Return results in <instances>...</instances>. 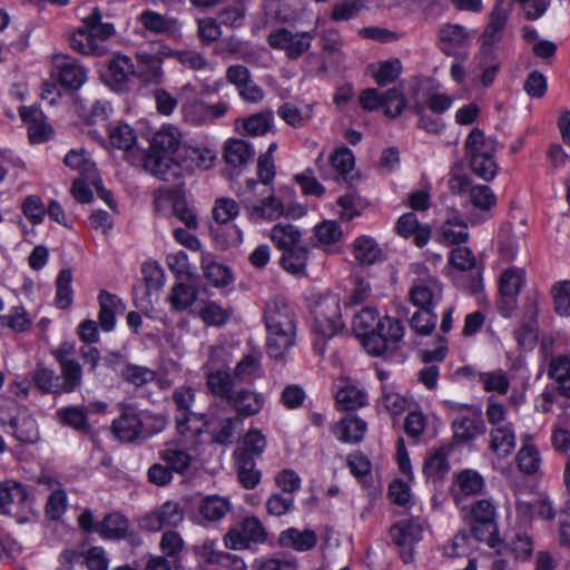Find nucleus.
Returning a JSON list of instances; mask_svg holds the SVG:
<instances>
[{"mask_svg": "<svg viewBox=\"0 0 570 570\" xmlns=\"http://www.w3.org/2000/svg\"><path fill=\"white\" fill-rule=\"evenodd\" d=\"M266 328L267 354L275 360H283L287 351L295 345L297 315L283 296H272L263 308Z\"/></svg>", "mask_w": 570, "mask_h": 570, "instance_id": "1", "label": "nucleus"}, {"mask_svg": "<svg viewBox=\"0 0 570 570\" xmlns=\"http://www.w3.org/2000/svg\"><path fill=\"white\" fill-rule=\"evenodd\" d=\"M181 141V134L175 126H163L154 136L150 153L145 157L146 170L163 180L170 181L181 175L175 158Z\"/></svg>", "mask_w": 570, "mask_h": 570, "instance_id": "2", "label": "nucleus"}, {"mask_svg": "<svg viewBox=\"0 0 570 570\" xmlns=\"http://www.w3.org/2000/svg\"><path fill=\"white\" fill-rule=\"evenodd\" d=\"M238 197L247 218L253 223L275 220L284 213L283 203L275 196L273 188L267 193L254 179L246 181Z\"/></svg>", "mask_w": 570, "mask_h": 570, "instance_id": "3", "label": "nucleus"}, {"mask_svg": "<svg viewBox=\"0 0 570 570\" xmlns=\"http://www.w3.org/2000/svg\"><path fill=\"white\" fill-rule=\"evenodd\" d=\"M461 517L475 540L484 541L491 548L497 547L499 543L498 513L492 500L481 499L469 507H462Z\"/></svg>", "mask_w": 570, "mask_h": 570, "instance_id": "4", "label": "nucleus"}, {"mask_svg": "<svg viewBox=\"0 0 570 570\" xmlns=\"http://www.w3.org/2000/svg\"><path fill=\"white\" fill-rule=\"evenodd\" d=\"M465 154L469 158L472 171L485 181L492 180L498 173V164L494 159L497 139L485 137L480 128H473L464 142Z\"/></svg>", "mask_w": 570, "mask_h": 570, "instance_id": "5", "label": "nucleus"}, {"mask_svg": "<svg viewBox=\"0 0 570 570\" xmlns=\"http://www.w3.org/2000/svg\"><path fill=\"white\" fill-rule=\"evenodd\" d=\"M311 313L314 318L313 331L318 335L314 342V348L322 355L325 352L326 341L344 327L338 296L326 295L320 298L312 306Z\"/></svg>", "mask_w": 570, "mask_h": 570, "instance_id": "6", "label": "nucleus"}, {"mask_svg": "<svg viewBox=\"0 0 570 570\" xmlns=\"http://www.w3.org/2000/svg\"><path fill=\"white\" fill-rule=\"evenodd\" d=\"M315 36V30L294 32L281 27L269 32L267 42L273 49L284 51L288 59L296 60L308 52Z\"/></svg>", "mask_w": 570, "mask_h": 570, "instance_id": "7", "label": "nucleus"}, {"mask_svg": "<svg viewBox=\"0 0 570 570\" xmlns=\"http://www.w3.org/2000/svg\"><path fill=\"white\" fill-rule=\"evenodd\" d=\"M227 410V405L223 403H212L206 413L205 430L212 436V441L216 444L228 445L233 443L236 430L243 424L239 416H224L223 412Z\"/></svg>", "mask_w": 570, "mask_h": 570, "instance_id": "8", "label": "nucleus"}, {"mask_svg": "<svg viewBox=\"0 0 570 570\" xmlns=\"http://www.w3.org/2000/svg\"><path fill=\"white\" fill-rule=\"evenodd\" d=\"M404 325L397 318L384 316L379 320L371 336L365 338V350L375 356L387 351L390 344L399 343L404 336Z\"/></svg>", "mask_w": 570, "mask_h": 570, "instance_id": "9", "label": "nucleus"}, {"mask_svg": "<svg viewBox=\"0 0 570 570\" xmlns=\"http://www.w3.org/2000/svg\"><path fill=\"white\" fill-rule=\"evenodd\" d=\"M147 419L148 415L139 413L135 406L124 405L119 417L112 422L114 432L119 440L132 442L149 434L144 429Z\"/></svg>", "mask_w": 570, "mask_h": 570, "instance_id": "10", "label": "nucleus"}, {"mask_svg": "<svg viewBox=\"0 0 570 570\" xmlns=\"http://www.w3.org/2000/svg\"><path fill=\"white\" fill-rule=\"evenodd\" d=\"M464 409L466 413H459L451 424L453 436L460 443L470 442L487 431L481 409L473 405H465Z\"/></svg>", "mask_w": 570, "mask_h": 570, "instance_id": "11", "label": "nucleus"}, {"mask_svg": "<svg viewBox=\"0 0 570 570\" xmlns=\"http://www.w3.org/2000/svg\"><path fill=\"white\" fill-rule=\"evenodd\" d=\"M184 520V511L178 502L167 501L151 512L145 514L139 527L142 530L157 532L165 527L176 528Z\"/></svg>", "mask_w": 570, "mask_h": 570, "instance_id": "12", "label": "nucleus"}, {"mask_svg": "<svg viewBox=\"0 0 570 570\" xmlns=\"http://www.w3.org/2000/svg\"><path fill=\"white\" fill-rule=\"evenodd\" d=\"M538 313L537 299L534 297L527 298L520 324L513 332L514 338L522 348L531 350L537 344L539 332Z\"/></svg>", "mask_w": 570, "mask_h": 570, "instance_id": "13", "label": "nucleus"}, {"mask_svg": "<svg viewBox=\"0 0 570 570\" xmlns=\"http://www.w3.org/2000/svg\"><path fill=\"white\" fill-rule=\"evenodd\" d=\"M232 504L227 498L206 495L196 504L195 520L203 527L216 524L230 511Z\"/></svg>", "mask_w": 570, "mask_h": 570, "instance_id": "14", "label": "nucleus"}, {"mask_svg": "<svg viewBox=\"0 0 570 570\" xmlns=\"http://www.w3.org/2000/svg\"><path fill=\"white\" fill-rule=\"evenodd\" d=\"M472 33L458 23H445L438 31L439 48L446 56H455L470 45Z\"/></svg>", "mask_w": 570, "mask_h": 570, "instance_id": "15", "label": "nucleus"}, {"mask_svg": "<svg viewBox=\"0 0 570 570\" xmlns=\"http://www.w3.org/2000/svg\"><path fill=\"white\" fill-rule=\"evenodd\" d=\"M422 523L415 519L400 521L391 527L390 534L392 537V541L394 542V544L406 549V551L402 553L404 562L407 563L412 561L411 548L414 543L419 542L422 539Z\"/></svg>", "mask_w": 570, "mask_h": 570, "instance_id": "16", "label": "nucleus"}, {"mask_svg": "<svg viewBox=\"0 0 570 570\" xmlns=\"http://www.w3.org/2000/svg\"><path fill=\"white\" fill-rule=\"evenodd\" d=\"M52 62L58 70V79L61 86L77 90L85 83L87 79L86 70L75 59L63 53H57L52 57Z\"/></svg>", "mask_w": 570, "mask_h": 570, "instance_id": "17", "label": "nucleus"}, {"mask_svg": "<svg viewBox=\"0 0 570 570\" xmlns=\"http://www.w3.org/2000/svg\"><path fill=\"white\" fill-rule=\"evenodd\" d=\"M135 75L145 83L159 85L164 79L163 58L157 52L139 50L136 53Z\"/></svg>", "mask_w": 570, "mask_h": 570, "instance_id": "18", "label": "nucleus"}, {"mask_svg": "<svg viewBox=\"0 0 570 570\" xmlns=\"http://www.w3.org/2000/svg\"><path fill=\"white\" fill-rule=\"evenodd\" d=\"M443 293L442 284L435 277L417 281L410 289L409 297L413 305L421 309L431 308Z\"/></svg>", "mask_w": 570, "mask_h": 570, "instance_id": "19", "label": "nucleus"}, {"mask_svg": "<svg viewBox=\"0 0 570 570\" xmlns=\"http://www.w3.org/2000/svg\"><path fill=\"white\" fill-rule=\"evenodd\" d=\"M366 430V422L355 414H346L331 428L332 433L340 442L348 444L362 442Z\"/></svg>", "mask_w": 570, "mask_h": 570, "instance_id": "20", "label": "nucleus"}, {"mask_svg": "<svg viewBox=\"0 0 570 570\" xmlns=\"http://www.w3.org/2000/svg\"><path fill=\"white\" fill-rule=\"evenodd\" d=\"M227 404L236 411L235 416L243 421L244 417L258 414L264 407L265 399L262 393L242 389L229 396Z\"/></svg>", "mask_w": 570, "mask_h": 570, "instance_id": "21", "label": "nucleus"}, {"mask_svg": "<svg viewBox=\"0 0 570 570\" xmlns=\"http://www.w3.org/2000/svg\"><path fill=\"white\" fill-rule=\"evenodd\" d=\"M134 76H136L135 66L129 57L118 55L109 61L107 77L114 89L119 91L127 89Z\"/></svg>", "mask_w": 570, "mask_h": 570, "instance_id": "22", "label": "nucleus"}, {"mask_svg": "<svg viewBox=\"0 0 570 570\" xmlns=\"http://www.w3.org/2000/svg\"><path fill=\"white\" fill-rule=\"evenodd\" d=\"M99 325L102 331L111 332L116 325V314L125 311L124 302L116 295L107 291L99 293Z\"/></svg>", "mask_w": 570, "mask_h": 570, "instance_id": "23", "label": "nucleus"}, {"mask_svg": "<svg viewBox=\"0 0 570 570\" xmlns=\"http://www.w3.org/2000/svg\"><path fill=\"white\" fill-rule=\"evenodd\" d=\"M396 232L404 238L413 237L417 247L425 246L431 237V228L429 225L420 224L414 213L403 214L397 219Z\"/></svg>", "mask_w": 570, "mask_h": 570, "instance_id": "24", "label": "nucleus"}, {"mask_svg": "<svg viewBox=\"0 0 570 570\" xmlns=\"http://www.w3.org/2000/svg\"><path fill=\"white\" fill-rule=\"evenodd\" d=\"M455 487L456 490H454L453 497L455 502L459 504L465 497L482 493L485 488V482L478 471L465 469L456 474Z\"/></svg>", "mask_w": 570, "mask_h": 570, "instance_id": "25", "label": "nucleus"}, {"mask_svg": "<svg viewBox=\"0 0 570 570\" xmlns=\"http://www.w3.org/2000/svg\"><path fill=\"white\" fill-rule=\"evenodd\" d=\"M278 543L283 548H291L295 551L304 552L316 546L317 535L309 529L301 531L296 528H289L279 533Z\"/></svg>", "mask_w": 570, "mask_h": 570, "instance_id": "26", "label": "nucleus"}, {"mask_svg": "<svg viewBox=\"0 0 570 570\" xmlns=\"http://www.w3.org/2000/svg\"><path fill=\"white\" fill-rule=\"evenodd\" d=\"M517 440L513 425L504 428H491L489 449L498 458L510 456L515 449Z\"/></svg>", "mask_w": 570, "mask_h": 570, "instance_id": "27", "label": "nucleus"}, {"mask_svg": "<svg viewBox=\"0 0 570 570\" xmlns=\"http://www.w3.org/2000/svg\"><path fill=\"white\" fill-rule=\"evenodd\" d=\"M503 0H497V3L490 14L489 22L483 31L482 39L487 46H492L501 40L509 11L502 8L501 3Z\"/></svg>", "mask_w": 570, "mask_h": 570, "instance_id": "28", "label": "nucleus"}, {"mask_svg": "<svg viewBox=\"0 0 570 570\" xmlns=\"http://www.w3.org/2000/svg\"><path fill=\"white\" fill-rule=\"evenodd\" d=\"M353 256L361 265H373L383 259V252L370 236H360L353 242Z\"/></svg>", "mask_w": 570, "mask_h": 570, "instance_id": "29", "label": "nucleus"}, {"mask_svg": "<svg viewBox=\"0 0 570 570\" xmlns=\"http://www.w3.org/2000/svg\"><path fill=\"white\" fill-rule=\"evenodd\" d=\"M129 522L125 515L119 512L107 514L101 522L97 523L96 532L102 539L119 540L127 535Z\"/></svg>", "mask_w": 570, "mask_h": 570, "instance_id": "30", "label": "nucleus"}, {"mask_svg": "<svg viewBox=\"0 0 570 570\" xmlns=\"http://www.w3.org/2000/svg\"><path fill=\"white\" fill-rule=\"evenodd\" d=\"M255 151L250 144L242 139H229L224 147V159L232 167H243L254 158Z\"/></svg>", "mask_w": 570, "mask_h": 570, "instance_id": "31", "label": "nucleus"}, {"mask_svg": "<svg viewBox=\"0 0 570 570\" xmlns=\"http://www.w3.org/2000/svg\"><path fill=\"white\" fill-rule=\"evenodd\" d=\"M200 264L206 279L215 287H225L232 283L230 269L218 263L212 254H203Z\"/></svg>", "mask_w": 570, "mask_h": 570, "instance_id": "32", "label": "nucleus"}, {"mask_svg": "<svg viewBox=\"0 0 570 570\" xmlns=\"http://www.w3.org/2000/svg\"><path fill=\"white\" fill-rule=\"evenodd\" d=\"M308 256V248L299 244L297 246L283 250V255L281 257V265L286 272L295 276H305Z\"/></svg>", "mask_w": 570, "mask_h": 570, "instance_id": "33", "label": "nucleus"}, {"mask_svg": "<svg viewBox=\"0 0 570 570\" xmlns=\"http://www.w3.org/2000/svg\"><path fill=\"white\" fill-rule=\"evenodd\" d=\"M263 375L261 364V355L258 353H249L236 364L233 376L239 383H252Z\"/></svg>", "mask_w": 570, "mask_h": 570, "instance_id": "34", "label": "nucleus"}, {"mask_svg": "<svg viewBox=\"0 0 570 570\" xmlns=\"http://www.w3.org/2000/svg\"><path fill=\"white\" fill-rule=\"evenodd\" d=\"M56 417L62 425L73 430L88 433L90 425L88 423L87 410L83 406H66L56 412Z\"/></svg>", "mask_w": 570, "mask_h": 570, "instance_id": "35", "label": "nucleus"}, {"mask_svg": "<svg viewBox=\"0 0 570 570\" xmlns=\"http://www.w3.org/2000/svg\"><path fill=\"white\" fill-rule=\"evenodd\" d=\"M271 239L277 248L285 250L301 244L302 233L293 224L278 223L271 230Z\"/></svg>", "mask_w": 570, "mask_h": 570, "instance_id": "36", "label": "nucleus"}, {"mask_svg": "<svg viewBox=\"0 0 570 570\" xmlns=\"http://www.w3.org/2000/svg\"><path fill=\"white\" fill-rule=\"evenodd\" d=\"M234 380L228 372L217 370L207 373L206 385L213 395L228 401L229 396L235 393Z\"/></svg>", "mask_w": 570, "mask_h": 570, "instance_id": "37", "label": "nucleus"}, {"mask_svg": "<svg viewBox=\"0 0 570 570\" xmlns=\"http://www.w3.org/2000/svg\"><path fill=\"white\" fill-rule=\"evenodd\" d=\"M235 461L237 465V478L242 487L247 490L255 489L262 479V473L256 468L255 460L242 453L240 458H235Z\"/></svg>", "mask_w": 570, "mask_h": 570, "instance_id": "38", "label": "nucleus"}, {"mask_svg": "<svg viewBox=\"0 0 570 570\" xmlns=\"http://www.w3.org/2000/svg\"><path fill=\"white\" fill-rule=\"evenodd\" d=\"M139 20L147 30L155 33H173L178 29V22L176 19L166 18L165 16L151 10H145L141 12Z\"/></svg>", "mask_w": 570, "mask_h": 570, "instance_id": "39", "label": "nucleus"}, {"mask_svg": "<svg viewBox=\"0 0 570 570\" xmlns=\"http://www.w3.org/2000/svg\"><path fill=\"white\" fill-rule=\"evenodd\" d=\"M267 441L265 435L258 429H250L243 438V445L234 452L235 458H240L244 453L247 458L261 456L265 451Z\"/></svg>", "mask_w": 570, "mask_h": 570, "instance_id": "40", "label": "nucleus"}, {"mask_svg": "<svg viewBox=\"0 0 570 570\" xmlns=\"http://www.w3.org/2000/svg\"><path fill=\"white\" fill-rule=\"evenodd\" d=\"M478 381L482 384L485 392H495L499 395H505L510 387V379L501 368L489 372H479Z\"/></svg>", "mask_w": 570, "mask_h": 570, "instance_id": "41", "label": "nucleus"}, {"mask_svg": "<svg viewBox=\"0 0 570 570\" xmlns=\"http://www.w3.org/2000/svg\"><path fill=\"white\" fill-rule=\"evenodd\" d=\"M61 393H72L82 384V367L78 361L60 365Z\"/></svg>", "mask_w": 570, "mask_h": 570, "instance_id": "42", "label": "nucleus"}, {"mask_svg": "<svg viewBox=\"0 0 570 570\" xmlns=\"http://www.w3.org/2000/svg\"><path fill=\"white\" fill-rule=\"evenodd\" d=\"M524 284V272L521 268L511 267L505 269L499 279L500 295L518 297Z\"/></svg>", "mask_w": 570, "mask_h": 570, "instance_id": "43", "label": "nucleus"}, {"mask_svg": "<svg viewBox=\"0 0 570 570\" xmlns=\"http://www.w3.org/2000/svg\"><path fill=\"white\" fill-rule=\"evenodd\" d=\"M29 494L26 487L16 481L0 483V511H4L10 504H22Z\"/></svg>", "mask_w": 570, "mask_h": 570, "instance_id": "44", "label": "nucleus"}, {"mask_svg": "<svg viewBox=\"0 0 570 570\" xmlns=\"http://www.w3.org/2000/svg\"><path fill=\"white\" fill-rule=\"evenodd\" d=\"M197 299V289L186 283L175 284L168 296L171 307L176 311H185Z\"/></svg>", "mask_w": 570, "mask_h": 570, "instance_id": "45", "label": "nucleus"}, {"mask_svg": "<svg viewBox=\"0 0 570 570\" xmlns=\"http://www.w3.org/2000/svg\"><path fill=\"white\" fill-rule=\"evenodd\" d=\"M336 403L343 411H354L367 404V394L356 386H345L336 393Z\"/></svg>", "mask_w": 570, "mask_h": 570, "instance_id": "46", "label": "nucleus"}, {"mask_svg": "<svg viewBox=\"0 0 570 570\" xmlns=\"http://www.w3.org/2000/svg\"><path fill=\"white\" fill-rule=\"evenodd\" d=\"M380 317L374 308L365 307L353 318V330L355 334L362 338V344L365 347V338L371 336Z\"/></svg>", "mask_w": 570, "mask_h": 570, "instance_id": "47", "label": "nucleus"}, {"mask_svg": "<svg viewBox=\"0 0 570 570\" xmlns=\"http://www.w3.org/2000/svg\"><path fill=\"white\" fill-rule=\"evenodd\" d=\"M101 13L99 8H94L92 12L83 18L85 28H87L95 39V42L104 41L114 35L115 28L111 23L101 22Z\"/></svg>", "mask_w": 570, "mask_h": 570, "instance_id": "48", "label": "nucleus"}, {"mask_svg": "<svg viewBox=\"0 0 570 570\" xmlns=\"http://www.w3.org/2000/svg\"><path fill=\"white\" fill-rule=\"evenodd\" d=\"M441 234L448 244H463L469 238L468 225L459 217L448 218L442 227Z\"/></svg>", "mask_w": 570, "mask_h": 570, "instance_id": "49", "label": "nucleus"}, {"mask_svg": "<svg viewBox=\"0 0 570 570\" xmlns=\"http://www.w3.org/2000/svg\"><path fill=\"white\" fill-rule=\"evenodd\" d=\"M36 386L43 393L60 395V376L52 370L45 366H38L32 375Z\"/></svg>", "mask_w": 570, "mask_h": 570, "instance_id": "50", "label": "nucleus"}, {"mask_svg": "<svg viewBox=\"0 0 570 570\" xmlns=\"http://www.w3.org/2000/svg\"><path fill=\"white\" fill-rule=\"evenodd\" d=\"M233 309L216 302H208L200 309L199 316L207 326H224L230 318Z\"/></svg>", "mask_w": 570, "mask_h": 570, "instance_id": "51", "label": "nucleus"}, {"mask_svg": "<svg viewBox=\"0 0 570 570\" xmlns=\"http://www.w3.org/2000/svg\"><path fill=\"white\" fill-rule=\"evenodd\" d=\"M330 160L332 167L337 173V179H343L345 181L353 179V176H350V174L354 169V156L348 148L342 147L336 149Z\"/></svg>", "mask_w": 570, "mask_h": 570, "instance_id": "52", "label": "nucleus"}, {"mask_svg": "<svg viewBox=\"0 0 570 570\" xmlns=\"http://www.w3.org/2000/svg\"><path fill=\"white\" fill-rule=\"evenodd\" d=\"M120 375L126 382L137 387L145 386L156 379V372L154 370L130 363L124 365L120 370Z\"/></svg>", "mask_w": 570, "mask_h": 570, "instance_id": "53", "label": "nucleus"}, {"mask_svg": "<svg viewBox=\"0 0 570 570\" xmlns=\"http://www.w3.org/2000/svg\"><path fill=\"white\" fill-rule=\"evenodd\" d=\"M14 438L23 443H36L40 435L37 421L31 416H21L12 421Z\"/></svg>", "mask_w": 570, "mask_h": 570, "instance_id": "54", "label": "nucleus"}, {"mask_svg": "<svg viewBox=\"0 0 570 570\" xmlns=\"http://www.w3.org/2000/svg\"><path fill=\"white\" fill-rule=\"evenodd\" d=\"M206 413H186L176 416V429L181 435H199L206 428Z\"/></svg>", "mask_w": 570, "mask_h": 570, "instance_id": "55", "label": "nucleus"}, {"mask_svg": "<svg viewBox=\"0 0 570 570\" xmlns=\"http://www.w3.org/2000/svg\"><path fill=\"white\" fill-rule=\"evenodd\" d=\"M72 272L69 268L61 269L56 281V304L59 308H67L71 305L73 291L71 286Z\"/></svg>", "mask_w": 570, "mask_h": 570, "instance_id": "56", "label": "nucleus"}, {"mask_svg": "<svg viewBox=\"0 0 570 570\" xmlns=\"http://www.w3.org/2000/svg\"><path fill=\"white\" fill-rule=\"evenodd\" d=\"M63 163L67 167L78 170L80 175L87 180H90L96 176L95 164L87 157L85 150L82 149L79 151L70 150L66 155Z\"/></svg>", "mask_w": 570, "mask_h": 570, "instance_id": "57", "label": "nucleus"}, {"mask_svg": "<svg viewBox=\"0 0 570 570\" xmlns=\"http://www.w3.org/2000/svg\"><path fill=\"white\" fill-rule=\"evenodd\" d=\"M137 136L129 125L119 124L109 128V141L115 148L129 150L136 142Z\"/></svg>", "mask_w": 570, "mask_h": 570, "instance_id": "58", "label": "nucleus"}, {"mask_svg": "<svg viewBox=\"0 0 570 570\" xmlns=\"http://www.w3.org/2000/svg\"><path fill=\"white\" fill-rule=\"evenodd\" d=\"M69 43L75 51L82 55H96L100 52L99 45L91 38L85 24L70 36Z\"/></svg>", "mask_w": 570, "mask_h": 570, "instance_id": "59", "label": "nucleus"}, {"mask_svg": "<svg viewBox=\"0 0 570 570\" xmlns=\"http://www.w3.org/2000/svg\"><path fill=\"white\" fill-rule=\"evenodd\" d=\"M320 45L323 56H343L344 40L335 28H326L320 33Z\"/></svg>", "mask_w": 570, "mask_h": 570, "instance_id": "60", "label": "nucleus"}, {"mask_svg": "<svg viewBox=\"0 0 570 570\" xmlns=\"http://www.w3.org/2000/svg\"><path fill=\"white\" fill-rule=\"evenodd\" d=\"M507 548L517 560L525 561L532 556L533 541L528 533L517 532L509 539Z\"/></svg>", "mask_w": 570, "mask_h": 570, "instance_id": "61", "label": "nucleus"}, {"mask_svg": "<svg viewBox=\"0 0 570 570\" xmlns=\"http://www.w3.org/2000/svg\"><path fill=\"white\" fill-rule=\"evenodd\" d=\"M436 321L438 316L431 308L419 309L412 315L410 327L417 335L428 336L434 331Z\"/></svg>", "mask_w": 570, "mask_h": 570, "instance_id": "62", "label": "nucleus"}, {"mask_svg": "<svg viewBox=\"0 0 570 570\" xmlns=\"http://www.w3.org/2000/svg\"><path fill=\"white\" fill-rule=\"evenodd\" d=\"M449 469L450 465L445 452L443 450H439L426 459L423 472L428 478L441 480Z\"/></svg>", "mask_w": 570, "mask_h": 570, "instance_id": "63", "label": "nucleus"}, {"mask_svg": "<svg viewBox=\"0 0 570 570\" xmlns=\"http://www.w3.org/2000/svg\"><path fill=\"white\" fill-rule=\"evenodd\" d=\"M551 294L554 299V309L561 316L570 315V281L557 282Z\"/></svg>", "mask_w": 570, "mask_h": 570, "instance_id": "64", "label": "nucleus"}]
</instances>
